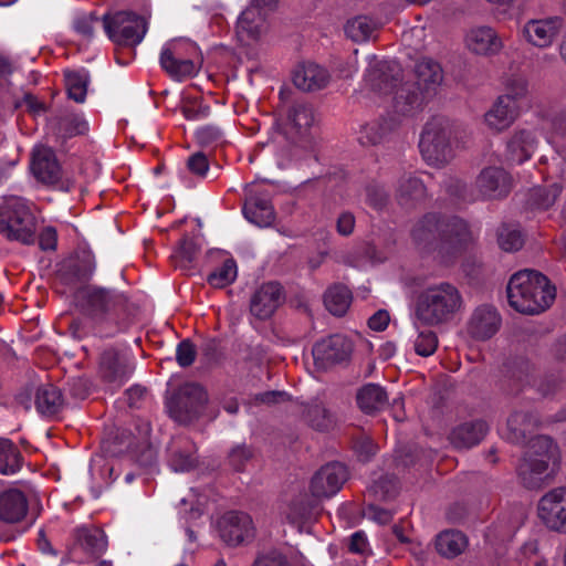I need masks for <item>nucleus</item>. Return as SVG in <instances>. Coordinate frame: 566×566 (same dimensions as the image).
I'll list each match as a JSON object with an SVG mask.
<instances>
[{"label":"nucleus","mask_w":566,"mask_h":566,"mask_svg":"<svg viewBox=\"0 0 566 566\" xmlns=\"http://www.w3.org/2000/svg\"><path fill=\"white\" fill-rule=\"evenodd\" d=\"M558 461V447L549 437L532 438L528 450L517 467L518 478L528 489L539 488L554 473Z\"/></svg>","instance_id":"20e7f679"},{"label":"nucleus","mask_w":566,"mask_h":566,"mask_svg":"<svg viewBox=\"0 0 566 566\" xmlns=\"http://www.w3.org/2000/svg\"><path fill=\"white\" fill-rule=\"evenodd\" d=\"M75 302L81 312L102 334L101 327L109 323L111 313L124 302V296L115 290L88 285L76 292Z\"/></svg>","instance_id":"6e6552de"},{"label":"nucleus","mask_w":566,"mask_h":566,"mask_svg":"<svg viewBox=\"0 0 566 566\" xmlns=\"http://www.w3.org/2000/svg\"><path fill=\"white\" fill-rule=\"evenodd\" d=\"M562 28L563 21L557 17L531 19L522 27V35L528 44L546 49L554 43Z\"/></svg>","instance_id":"dca6fc26"},{"label":"nucleus","mask_w":566,"mask_h":566,"mask_svg":"<svg viewBox=\"0 0 566 566\" xmlns=\"http://www.w3.org/2000/svg\"><path fill=\"white\" fill-rule=\"evenodd\" d=\"M454 127L443 116L430 118L421 133L419 148L430 166L442 167L454 156Z\"/></svg>","instance_id":"39448f33"},{"label":"nucleus","mask_w":566,"mask_h":566,"mask_svg":"<svg viewBox=\"0 0 566 566\" xmlns=\"http://www.w3.org/2000/svg\"><path fill=\"white\" fill-rule=\"evenodd\" d=\"M510 305L520 313L537 314L555 300V287L543 274L524 270L512 275L507 284Z\"/></svg>","instance_id":"7ed1b4c3"},{"label":"nucleus","mask_w":566,"mask_h":566,"mask_svg":"<svg viewBox=\"0 0 566 566\" xmlns=\"http://www.w3.org/2000/svg\"><path fill=\"white\" fill-rule=\"evenodd\" d=\"M277 0H251V4L240 14L235 34L244 45L265 40L270 31L268 15L276 7Z\"/></svg>","instance_id":"1a4fd4ad"},{"label":"nucleus","mask_w":566,"mask_h":566,"mask_svg":"<svg viewBox=\"0 0 566 566\" xmlns=\"http://www.w3.org/2000/svg\"><path fill=\"white\" fill-rule=\"evenodd\" d=\"M238 274L234 260L228 259L222 265L208 275V283L217 289H222L234 282Z\"/></svg>","instance_id":"09e8293b"},{"label":"nucleus","mask_w":566,"mask_h":566,"mask_svg":"<svg viewBox=\"0 0 566 566\" xmlns=\"http://www.w3.org/2000/svg\"><path fill=\"white\" fill-rule=\"evenodd\" d=\"M539 144L535 128H517L506 143V160L521 165L532 158Z\"/></svg>","instance_id":"412c9836"},{"label":"nucleus","mask_w":566,"mask_h":566,"mask_svg":"<svg viewBox=\"0 0 566 566\" xmlns=\"http://www.w3.org/2000/svg\"><path fill=\"white\" fill-rule=\"evenodd\" d=\"M366 202L374 209L381 210L388 202V195L384 187L369 185L366 187Z\"/></svg>","instance_id":"6e6d98bb"},{"label":"nucleus","mask_w":566,"mask_h":566,"mask_svg":"<svg viewBox=\"0 0 566 566\" xmlns=\"http://www.w3.org/2000/svg\"><path fill=\"white\" fill-rule=\"evenodd\" d=\"M77 543L91 555H101L107 548V537L101 530L81 528L76 534Z\"/></svg>","instance_id":"c03bdc74"},{"label":"nucleus","mask_w":566,"mask_h":566,"mask_svg":"<svg viewBox=\"0 0 566 566\" xmlns=\"http://www.w3.org/2000/svg\"><path fill=\"white\" fill-rule=\"evenodd\" d=\"M31 169L43 184L53 185L61 179V167L51 148L40 146L33 150Z\"/></svg>","instance_id":"393cba45"},{"label":"nucleus","mask_w":566,"mask_h":566,"mask_svg":"<svg viewBox=\"0 0 566 566\" xmlns=\"http://www.w3.org/2000/svg\"><path fill=\"white\" fill-rule=\"evenodd\" d=\"M324 303L333 315L342 316L347 312L352 303V293L345 285H333L326 291Z\"/></svg>","instance_id":"79ce46f5"},{"label":"nucleus","mask_w":566,"mask_h":566,"mask_svg":"<svg viewBox=\"0 0 566 566\" xmlns=\"http://www.w3.org/2000/svg\"><path fill=\"white\" fill-rule=\"evenodd\" d=\"M35 218L27 201L18 196H6L0 203V233L24 244L34 242Z\"/></svg>","instance_id":"0eeeda50"},{"label":"nucleus","mask_w":566,"mask_h":566,"mask_svg":"<svg viewBox=\"0 0 566 566\" xmlns=\"http://www.w3.org/2000/svg\"><path fill=\"white\" fill-rule=\"evenodd\" d=\"M355 228V217L350 212H343L336 221V229L340 235L347 237L353 233Z\"/></svg>","instance_id":"e2e57ef3"},{"label":"nucleus","mask_w":566,"mask_h":566,"mask_svg":"<svg viewBox=\"0 0 566 566\" xmlns=\"http://www.w3.org/2000/svg\"><path fill=\"white\" fill-rule=\"evenodd\" d=\"M159 64L169 77L181 82L199 72L200 50L195 42L186 38L169 40L160 50Z\"/></svg>","instance_id":"423d86ee"},{"label":"nucleus","mask_w":566,"mask_h":566,"mask_svg":"<svg viewBox=\"0 0 566 566\" xmlns=\"http://www.w3.org/2000/svg\"><path fill=\"white\" fill-rule=\"evenodd\" d=\"M535 428V420L526 412L517 411L507 419V439L513 443H523L527 433Z\"/></svg>","instance_id":"ea45409f"},{"label":"nucleus","mask_w":566,"mask_h":566,"mask_svg":"<svg viewBox=\"0 0 566 566\" xmlns=\"http://www.w3.org/2000/svg\"><path fill=\"white\" fill-rule=\"evenodd\" d=\"M538 129L549 144L557 138L566 137V107L544 115L538 124Z\"/></svg>","instance_id":"c9c22d12"},{"label":"nucleus","mask_w":566,"mask_h":566,"mask_svg":"<svg viewBox=\"0 0 566 566\" xmlns=\"http://www.w3.org/2000/svg\"><path fill=\"white\" fill-rule=\"evenodd\" d=\"M527 82L524 78L510 80L505 93L500 95L499 98H507L506 103L514 108L521 111V103L527 95Z\"/></svg>","instance_id":"603ef678"},{"label":"nucleus","mask_w":566,"mask_h":566,"mask_svg":"<svg viewBox=\"0 0 566 566\" xmlns=\"http://www.w3.org/2000/svg\"><path fill=\"white\" fill-rule=\"evenodd\" d=\"M398 125L399 120L396 118H379L361 127L358 140L361 145L384 143L396 132Z\"/></svg>","instance_id":"2f4dec72"},{"label":"nucleus","mask_w":566,"mask_h":566,"mask_svg":"<svg viewBox=\"0 0 566 566\" xmlns=\"http://www.w3.org/2000/svg\"><path fill=\"white\" fill-rule=\"evenodd\" d=\"M501 325V317L497 311L490 305L479 306L472 314L468 331L478 339L485 340L496 334Z\"/></svg>","instance_id":"5701e85b"},{"label":"nucleus","mask_w":566,"mask_h":566,"mask_svg":"<svg viewBox=\"0 0 566 566\" xmlns=\"http://www.w3.org/2000/svg\"><path fill=\"white\" fill-rule=\"evenodd\" d=\"M468 539L459 531H444L437 535L436 549L447 558L460 555L467 547Z\"/></svg>","instance_id":"4c0bfd02"},{"label":"nucleus","mask_w":566,"mask_h":566,"mask_svg":"<svg viewBox=\"0 0 566 566\" xmlns=\"http://www.w3.org/2000/svg\"><path fill=\"white\" fill-rule=\"evenodd\" d=\"M252 458V451L245 444L234 447L229 453V462L233 469L240 471Z\"/></svg>","instance_id":"4d7b16f0"},{"label":"nucleus","mask_w":566,"mask_h":566,"mask_svg":"<svg viewBox=\"0 0 566 566\" xmlns=\"http://www.w3.org/2000/svg\"><path fill=\"white\" fill-rule=\"evenodd\" d=\"M417 85L400 83L398 64L389 61H379L376 56H368V67L364 75V83L370 91L379 94L394 93L392 108L401 116L415 114L422 105L424 98L437 93L443 80L441 66L431 59H421L415 67Z\"/></svg>","instance_id":"f257e3e1"},{"label":"nucleus","mask_w":566,"mask_h":566,"mask_svg":"<svg viewBox=\"0 0 566 566\" xmlns=\"http://www.w3.org/2000/svg\"><path fill=\"white\" fill-rule=\"evenodd\" d=\"M201 250V243L198 238H185L180 247V255L187 262H191Z\"/></svg>","instance_id":"680f3d73"},{"label":"nucleus","mask_w":566,"mask_h":566,"mask_svg":"<svg viewBox=\"0 0 566 566\" xmlns=\"http://www.w3.org/2000/svg\"><path fill=\"white\" fill-rule=\"evenodd\" d=\"M90 75L85 70L65 72V86L69 97L83 103L87 93Z\"/></svg>","instance_id":"49530a36"},{"label":"nucleus","mask_w":566,"mask_h":566,"mask_svg":"<svg viewBox=\"0 0 566 566\" xmlns=\"http://www.w3.org/2000/svg\"><path fill=\"white\" fill-rule=\"evenodd\" d=\"M355 450L361 461H368L376 453V447L369 439L358 441Z\"/></svg>","instance_id":"774afa93"},{"label":"nucleus","mask_w":566,"mask_h":566,"mask_svg":"<svg viewBox=\"0 0 566 566\" xmlns=\"http://www.w3.org/2000/svg\"><path fill=\"white\" fill-rule=\"evenodd\" d=\"M196 358L195 345L189 339L180 342L176 349V359L181 367L190 366Z\"/></svg>","instance_id":"13d9d810"},{"label":"nucleus","mask_w":566,"mask_h":566,"mask_svg":"<svg viewBox=\"0 0 566 566\" xmlns=\"http://www.w3.org/2000/svg\"><path fill=\"white\" fill-rule=\"evenodd\" d=\"M352 350V342L346 336L336 334L317 342L312 353L315 365L325 369L347 359Z\"/></svg>","instance_id":"2eb2a0df"},{"label":"nucleus","mask_w":566,"mask_h":566,"mask_svg":"<svg viewBox=\"0 0 566 566\" xmlns=\"http://www.w3.org/2000/svg\"><path fill=\"white\" fill-rule=\"evenodd\" d=\"M63 405L62 394L53 385H42L35 392L36 410L45 416H52L60 411Z\"/></svg>","instance_id":"e433bc0d"},{"label":"nucleus","mask_w":566,"mask_h":566,"mask_svg":"<svg viewBox=\"0 0 566 566\" xmlns=\"http://www.w3.org/2000/svg\"><path fill=\"white\" fill-rule=\"evenodd\" d=\"M464 301L459 289L449 282H439L423 287L417 295L413 326H438L452 321L462 310Z\"/></svg>","instance_id":"f03ea898"},{"label":"nucleus","mask_w":566,"mask_h":566,"mask_svg":"<svg viewBox=\"0 0 566 566\" xmlns=\"http://www.w3.org/2000/svg\"><path fill=\"white\" fill-rule=\"evenodd\" d=\"M28 513V500L18 489H9L0 493V520L6 523H18Z\"/></svg>","instance_id":"cd10ccee"},{"label":"nucleus","mask_w":566,"mask_h":566,"mask_svg":"<svg viewBox=\"0 0 566 566\" xmlns=\"http://www.w3.org/2000/svg\"><path fill=\"white\" fill-rule=\"evenodd\" d=\"M349 551L355 554H365L368 551L367 537L363 532H355L350 537Z\"/></svg>","instance_id":"338daca9"},{"label":"nucleus","mask_w":566,"mask_h":566,"mask_svg":"<svg viewBox=\"0 0 566 566\" xmlns=\"http://www.w3.org/2000/svg\"><path fill=\"white\" fill-rule=\"evenodd\" d=\"M474 240L468 223L458 217H441V244L439 254L442 259L455 255Z\"/></svg>","instance_id":"ddd939ff"},{"label":"nucleus","mask_w":566,"mask_h":566,"mask_svg":"<svg viewBox=\"0 0 566 566\" xmlns=\"http://www.w3.org/2000/svg\"><path fill=\"white\" fill-rule=\"evenodd\" d=\"M562 193V186L554 182L548 186H536L525 193L524 207L531 211H545L555 205Z\"/></svg>","instance_id":"7c9ffc66"},{"label":"nucleus","mask_w":566,"mask_h":566,"mask_svg":"<svg viewBox=\"0 0 566 566\" xmlns=\"http://www.w3.org/2000/svg\"><path fill=\"white\" fill-rule=\"evenodd\" d=\"M283 302V292L279 283L261 285L251 296L250 313L258 319L270 318Z\"/></svg>","instance_id":"4be33fe9"},{"label":"nucleus","mask_w":566,"mask_h":566,"mask_svg":"<svg viewBox=\"0 0 566 566\" xmlns=\"http://www.w3.org/2000/svg\"><path fill=\"white\" fill-rule=\"evenodd\" d=\"M196 137L200 145H217L223 143L224 133L219 126L210 124L198 128Z\"/></svg>","instance_id":"5fc2aeb1"},{"label":"nucleus","mask_w":566,"mask_h":566,"mask_svg":"<svg viewBox=\"0 0 566 566\" xmlns=\"http://www.w3.org/2000/svg\"><path fill=\"white\" fill-rule=\"evenodd\" d=\"M197 448L188 438H177L169 447L168 464L172 471L184 473L197 465Z\"/></svg>","instance_id":"a878e982"},{"label":"nucleus","mask_w":566,"mask_h":566,"mask_svg":"<svg viewBox=\"0 0 566 566\" xmlns=\"http://www.w3.org/2000/svg\"><path fill=\"white\" fill-rule=\"evenodd\" d=\"M376 29L377 23L367 15H357L345 24L346 35L355 42L369 40Z\"/></svg>","instance_id":"a18cd8bd"},{"label":"nucleus","mask_w":566,"mask_h":566,"mask_svg":"<svg viewBox=\"0 0 566 566\" xmlns=\"http://www.w3.org/2000/svg\"><path fill=\"white\" fill-rule=\"evenodd\" d=\"M411 238L418 247L423 249L431 247L434 242H438L439 247L441 244V216L424 214L415 223Z\"/></svg>","instance_id":"c85d7f7f"},{"label":"nucleus","mask_w":566,"mask_h":566,"mask_svg":"<svg viewBox=\"0 0 566 566\" xmlns=\"http://www.w3.org/2000/svg\"><path fill=\"white\" fill-rule=\"evenodd\" d=\"M426 187L423 182L411 175H403L397 187V200L401 206H410L416 201L423 199Z\"/></svg>","instance_id":"58836bf2"},{"label":"nucleus","mask_w":566,"mask_h":566,"mask_svg":"<svg viewBox=\"0 0 566 566\" xmlns=\"http://www.w3.org/2000/svg\"><path fill=\"white\" fill-rule=\"evenodd\" d=\"M497 242L502 250L513 252L522 248L523 237L517 228L503 224L497 231Z\"/></svg>","instance_id":"8fccbe9b"},{"label":"nucleus","mask_w":566,"mask_h":566,"mask_svg":"<svg viewBox=\"0 0 566 566\" xmlns=\"http://www.w3.org/2000/svg\"><path fill=\"white\" fill-rule=\"evenodd\" d=\"M356 399L361 411L373 413L387 405L388 396L381 386L367 384L357 391Z\"/></svg>","instance_id":"f704fd0d"},{"label":"nucleus","mask_w":566,"mask_h":566,"mask_svg":"<svg viewBox=\"0 0 566 566\" xmlns=\"http://www.w3.org/2000/svg\"><path fill=\"white\" fill-rule=\"evenodd\" d=\"M486 431L488 427L483 421L465 422L451 431L449 440L457 449H469L481 442Z\"/></svg>","instance_id":"c756f323"},{"label":"nucleus","mask_w":566,"mask_h":566,"mask_svg":"<svg viewBox=\"0 0 566 566\" xmlns=\"http://www.w3.org/2000/svg\"><path fill=\"white\" fill-rule=\"evenodd\" d=\"M127 350L105 349L99 359L103 379L114 387L122 386L130 376L133 366Z\"/></svg>","instance_id":"4468645a"},{"label":"nucleus","mask_w":566,"mask_h":566,"mask_svg":"<svg viewBox=\"0 0 566 566\" xmlns=\"http://www.w3.org/2000/svg\"><path fill=\"white\" fill-rule=\"evenodd\" d=\"M464 45L472 54L492 56L501 52L503 40L493 28L475 25L465 32Z\"/></svg>","instance_id":"6ab92c4d"},{"label":"nucleus","mask_w":566,"mask_h":566,"mask_svg":"<svg viewBox=\"0 0 566 566\" xmlns=\"http://www.w3.org/2000/svg\"><path fill=\"white\" fill-rule=\"evenodd\" d=\"M513 186L510 174L501 167H486L481 170L475 180V187L485 199L506 197Z\"/></svg>","instance_id":"a211bd4d"},{"label":"nucleus","mask_w":566,"mask_h":566,"mask_svg":"<svg viewBox=\"0 0 566 566\" xmlns=\"http://www.w3.org/2000/svg\"><path fill=\"white\" fill-rule=\"evenodd\" d=\"M51 129L62 139L85 134L88 130V123L80 114H64L55 117L50 123Z\"/></svg>","instance_id":"72a5a7b5"},{"label":"nucleus","mask_w":566,"mask_h":566,"mask_svg":"<svg viewBox=\"0 0 566 566\" xmlns=\"http://www.w3.org/2000/svg\"><path fill=\"white\" fill-rule=\"evenodd\" d=\"M243 214L249 222L261 228L271 226L275 217L270 200L260 196H251L247 199Z\"/></svg>","instance_id":"473e14b6"},{"label":"nucleus","mask_w":566,"mask_h":566,"mask_svg":"<svg viewBox=\"0 0 566 566\" xmlns=\"http://www.w3.org/2000/svg\"><path fill=\"white\" fill-rule=\"evenodd\" d=\"M207 394L197 384L182 385L166 402L169 416L179 423H188L196 419L205 403Z\"/></svg>","instance_id":"9b49d317"},{"label":"nucleus","mask_w":566,"mask_h":566,"mask_svg":"<svg viewBox=\"0 0 566 566\" xmlns=\"http://www.w3.org/2000/svg\"><path fill=\"white\" fill-rule=\"evenodd\" d=\"M103 28L114 43L119 45H137L147 32L144 18L132 12H116L103 17Z\"/></svg>","instance_id":"9d476101"},{"label":"nucleus","mask_w":566,"mask_h":566,"mask_svg":"<svg viewBox=\"0 0 566 566\" xmlns=\"http://www.w3.org/2000/svg\"><path fill=\"white\" fill-rule=\"evenodd\" d=\"M537 516L547 530L566 534V485L554 488L539 497Z\"/></svg>","instance_id":"f8f14e48"},{"label":"nucleus","mask_w":566,"mask_h":566,"mask_svg":"<svg viewBox=\"0 0 566 566\" xmlns=\"http://www.w3.org/2000/svg\"><path fill=\"white\" fill-rule=\"evenodd\" d=\"M346 468L333 462L322 467L312 478L310 490L317 499L335 495L347 480Z\"/></svg>","instance_id":"f3484780"},{"label":"nucleus","mask_w":566,"mask_h":566,"mask_svg":"<svg viewBox=\"0 0 566 566\" xmlns=\"http://www.w3.org/2000/svg\"><path fill=\"white\" fill-rule=\"evenodd\" d=\"M220 536L232 546L253 538L254 526L251 516L242 512L227 513L220 522Z\"/></svg>","instance_id":"aec40b11"},{"label":"nucleus","mask_w":566,"mask_h":566,"mask_svg":"<svg viewBox=\"0 0 566 566\" xmlns=\"http://www.w3.org/2000/svg\"><path fill=\"white\" fill-rule=\"evenodd\" d=\"M281 514L287 523L296 525L304 520L306 510L298 503H291L281 512Z\"/></svg>","instance_id":"052dcab7"},{"label":"nucleus","mask_w":566,"mask_h":566,"mask_svg":"<svg viewBox=\"0 0 566 566\" xmlns=\"http://www.w3.org/2000/svg\"><path fill=\"white\" fill-rule=\"evenodd\" d=\"M188 169L198 177H205L209 170V163L206 155L196 153L187 161Z\"/></svg>","instance_id":"bf43d9fd"},{"label":"nucleus","mask_w":566,"mask_h":566,"mask_svg":"<svg viewBox=\"0 0 566 566\" xmlns=\"http://www.w3.org/2000/svg\"><path fill=\"white\" fill-rule=\"evenodd\" d=\"M304 419L313 429L318 431L328 430L334 424L332 413L317 401L305 408Z\"/></svg>","instance_id":"de8ad7c7"},{"label":"nucleus","mask_w":566,"mask_h":566,"mask_svg":"<svg viewBox=\"0 0 566 566\" xmlns=\"http://www.w3.org/2000/svg\"><path fill=\"white\" fill-rule=\"evenodd\" d=\"M422 324H418V335L415 339V350L418 355L428 357L434 354L438 347L437 334L428 328L421 329Z\"/></svg>","instance_id":"3c124183"},{"label":"nucleus","mask_w":566,"mask_h":566,"mask_svg":"<svg viewBox=\"0 0 566 566\" xmlns=\"http://www.w3.org/2000/svg\"><path fill=\"white\" fill-rule=\"evenodd\" d=\"M367 515L370 520L379 524H388L391 521L394 513L376 505H369Z\"/></svg>","instance_id":"69168bd1"},{"label":"nucleus","mask_w":566,"mask_h":566,"mask_svg":"<svg viewBox=\"0 0 566 566\" xmlns=\"http://www.w3.org/2000/svg\"><path fill=\"white\" fill-rule=\"evenodd\" d=\"M507 98H496L490 109L484 114V123L494 133L510 128L520 116V109L510 106Z\"/></svg>","instance_id":"bb28decb"},{"label":"nucleus","mask_w":566,"mask_h":566,"mask_svg":"<svg viewBox=\"0 0 566 566\" xmlns=\"http://www.w3.org/2000/svg\"><path fill=\"white\" fill-rule=\"evenodd\" d=\"M23 463L18 447L7 438H0V472L4 475L17 473Z\"/></svg>","instance_id":"a19ab883"},{"label":"nucleus","mask_w":566,"mask_h":566,"mask_svg":"<svg viewBox=\"0 0 566 566\" xmlns=\"http://www.w3.org/2000/svg\"><path fill=\"white\" fill-rule=\"evenodd\" d=\"M101 24L103 25V20L99 21V19L92 12H78L75 14L73 20V28L75 32L86 40L92 39L94 30Z\"/></svg>","instance_id":"864d4df0"},{"label":"nucleus","mask_w":566,"mask_h":566,"mask_svg":"<svg viewBox=\"0 0 566 566\" xmlns=\"http://www.w3.org/2000/svg\"><path fill=\"white\" fill-rule=\"evenodd\" d=\"M285 560L284 557L273 551L268 554L260 555L252 566H284Z\"/></svg>","instance_id":"0e129e2a"},{"label":"nucleus","mask_w":566,"mask_h":566,"mask_svg":"<svg viewBox=\"0 0 566 566\" xmlns=\"http://www.w3.org/2000/svg\"><path fill=\"white\" fill-rule=\"evenodd\" d=\"M331 81L329 72L314 62H304L293 73L294 85L304 92H314L326 87Z\"/></svg>","instance_id":"b1692460"},{"label":"nucleus","mask_w":566,"mask_h":566,"mask_svg":"<svg viewBox=\"0 0 566 566\" xmlns=\"http://www.w3.org/2000/svg\"><path fill=\"white\" fill-rule=\"evenodd\" d=\"M314 122V112L312 107L306 104H295L289 111L287 124L295 134H306Z\"/></svg>","instance_id":"37998d69"}]
</instances>
